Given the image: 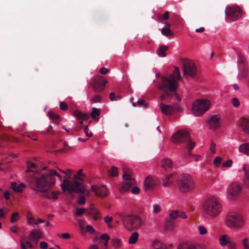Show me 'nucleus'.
I'll use <instances>...</instances> for the list:
<instances>
[{
	"label": "nucleus",
	"instance_id": "52",
	"mask_svg": "<svg viewBox=\"0 0 249 249\" xmlns=\"http://www.w3.org/2000/svg\"><path fill=\"white\" fill-rule=\"evenodd\" d=\"M86 211L85 209L84 208H77L75 210V213L76 216H81L84 214Z\"/></svg>",
	"mask_w": 249,
	"mask_h": 249
},
{
	"label": "nucleus",
	"instance_id": "42",
	"mask_svg": "<svg viewBox=\"0 0 249 249\" xmlns=\"http://www.w3.org/2000/svg\"><path fill=\"white\" fill-rule=\"evenodd\" d=\"M101 100H102V97L100 95H98V94H95L92 96V97L90 100V103L91 104L100 103V102H101Z\"/></svg>",
	"mask_w": 249,
	"mask_h": 249
},
{
	"label": "nucleus",
	"instance_id": "28",
	"mask_svg": "<svg viewBox=\"0 0 249 249\" xmlns=\"http://www.w3.org/2000/svg\"><path fill=\"white\" fill-rule=\"evenodd\" d=\"M124 183L126 185H130L132 186L134 183V179L131 178L130 174H124L123 175Z\"/></svg>",
	"mask_w": 249,
	"mask_h": 249
},
{
	"label": "nucleus",
	"instance_id": "50",
	"mask_svg": "<svg viewBox=\"0 0 249 249\" xmlns=\"http://www.w3.org/2000/svg\"><path fill=\"white\" fill-rule=\"evenodd\" d=\"M165 92V93L164 94H162L160 96V99L161 100H164L166 96L170 97L171 96V91L169 90L168 89H167L166 90H163Z\"/></svg>",
	"mask_w": 249,
	"mask_h": 249
},
{
	"label": "nucleus",
	"instance_id": "46",
	"mask_svg": "<svg viewBox=\"0 0 249 249\" xmlns=\"http://www.w3.org/2000/svg\"><path fill=\"white\" fill-rule=\"evenodd\" d=\"M222 159L220 157H215L213 161V164L214 166V167L216 168L218 167L221 162Z\"/></svg>",
	"mask_w": 249,
	"mask_h": 249
},
{
	"label": "nucleus",
	"instance_id": "19",
	"mask_svg": "<svg viewBox=\"0 0 249 249\" xmlns=\"http://www.w3.org/2000/svg\"><path fill=\"white\" fill-rule=\"evenodd\" d=\"M240 125L244 133H249V118H243L240 120Z\"/></svg>",
	"mask_w": 249,
	"mask_h": 249
},
{
	"label": "nucleus",
	"instance_id": "2",
	"mask_svg": "<svg viewBox=\"0 0 249 249\" xmlns=\"http://www.w3.org/2000/svg\"><path fill=\"white\" fill-rule=\"evenodd\" d=\"M202 210L206 215L212 218H215L221 213L222 206L220 200L216 197L210 196L203 202Z\"/></svg>",
	"mask_w": 249,
	"mask_h": 249
},
{
	"label": "nucleus",
	"instance_id": "40",
	"mask_svg": "<svg viewBox=\"0 0 249 249\" xmlns=\"http://www.w3.org/2000/svg\"><path fill=\"white\" fill-rule=\"evenodd\" d=\"M108 174L110 176L117 177L118 175V168L115 166H112L110 170L108 171Z\"/></svg>",
	"mask_w": 249,
	"mask_h": 249
},
{
	"label": "nucleus",
	"instance_id": "39",
	"mask_svg": "<svg viewBox=\"0 0 249 249\" xmlns=\"http://www.w3.org/2000/svg\"><path fill=\"white\" fill-rule=\"evenodd\" d=\"M111 242L112 246L115 248H119L122 244L121 240L116 237L112 239Z\"/></svg>",
	"mask_w": 249,
	"mask_h": 249
},
{
	"label": "nucleus",
	"instance_id": "5",
	"mask_svg": "<svg viewBox=\"0 0 249 249\" xmlns=\"http://www.w3.org/2000/svg\"><path fill=\"white\" fill-rule=\"evenodd\" d=\"M177 183L179 191L181 193H188L195 187L194 179L188 174L179 176L177 180Z\"/></svg>",
	"mask_w": 249,
	"mask_h": 249
},
{
	"label": "nucleus",
	"instance_id": "56",
	"mask_svg": "<svg viewBox=\"0 0 249 249\" xmlns=\"http://www.w3.org/2000/svg\"><path fill=\"white\" fill-rule=\"evenodd\" d=\"M161 210L160 206L158 204H154L153 206V213H158Z\"/></svg>",
	"mask_w": 249,
	"mask_h": 249
},
{
	"label": "nucleus",
	"instance_id": "31",
	"mask_svg": "<svg viewBox=\"0 0 249 249\" xmlns=\"http://www.w3.org/2000/svg\"><path fill=\"white\" fill-rule=\"evenodd\" d=\"M168 49V47L165 46H160L159 47L157 50L158 54L161 57H165L166 56V51Z\"/></svg>",
	"mask_w": 249,
	"mask_h": 249
},
{
	"label": "nucleus",
	"instance_id": "59",
	"mask_svg": "<svg viewBox=\"0 0 249 249\" xmlns=\"http://www.w3.org/2000/svg\"><path fill=\"white\" fill-rule=\"evenodd\" d=\"M86 230L89 234H93L95 232L94 229L90 225H88L86 226Z\"/></svg>",
	"mask_w": 249,
	"mask_h": 249
},
{
	"label": "nucleus",
	"instance_id": "45",
	"mask_svg": "<svg viewBox=\"0 0 249 249\" xmlns=\"http://www.w3.org/2000/svg\"><path fill=\"white\" fill-rule=\"evenodd\" d=\"M130 187L131 186H130V185H128L123 183V185L119 188V191L121 193H124L128 191Z\"/></svg>",
	"mask_w": 249,
	"mask_h": 249
},
{
	"label": "nucleus",
	"instance_id": "18",
	"mask_svg": "<svg viewBox=\"0 0 249 249\" xmlns=\"http://www.w3.org/2000/svg\"><path fill=\"white\" fill-rule=\"evenodd\" d=\"M33 240L28 239L25 240V239H22L20 241V246L21 249H27L28 248L32 249L37 247V244L36 243L33 244L31 243Z\"/></svg>",
	"mask_w": 249,
	"mask_h": 249
},
{
	"label": "nucleus",
	"instance_id": "57",
	"mask_svg": "<svg viewBox=\"0 0 249 249\" xmlns=\"http://www.w3.org/2000/svg\"><path fill=\"white\" fill-rule=\"evenodd\" d=\"M57 237L64 239H69L71 238V235L68 233H63L60 234H58Z\"/></svg>",
	"mask_w": 249,
	"mask_h": 249
},
{
	"label": "nucleus",
	"instance_id": "7",
	"mask_svg": "<svg viewBox=\"0 0 249 249\" xmlns=\"http://www.w3.org/2000/svg\"><path fill=\"white\" fill-rule=\"evenodd\" d=\"M186 141L187 142L188 150L190 151L195 146V142L190 139L187 131H178L172 137V142L174 143H182Z\"/></svg>",
	"mask_w": 249,
	"mask_h": 249
},
{
	"label": "nucleus",
	"instance_id": "23",
	"mask_svg": "<svg viewBox=\"0 0 249 249\" xmlns=\"http://www.w3.org/2000/svg\"><path fill=\"white\" fill-rule=\"evenodd\" d=\"M43 196L49 199L55 200L58 198L59 192L57 191H52L51 193H43Z\"/></svg>",
	"mask_w": 249,
	"mask_h": 249
},
{
	"label": "nucleus",
	"instance_id": "21",
	"mask_svg": "<svg viewBox=\"0 0 249 249\" xmlns=\"http://www.w3.org/2000/svg\"><path fill=\"white\" fill-rule=\"evenodd\" d=\"M87 215H92L94 220H97L101 218L99 212L95 208H90L87 212Z\"/></svg>",
	"mask_w": 249,
	"mask_h": 249
},
{
	"label": "nucleus",
	"instance_id": "38",
	"mask_svg": "<svg viewBox=\"0 0 249 249\" xmlns=\"http://www.w3.org/2000/svg\"><path fill=\"white\" fill-rule=\"evenodd\" d=\"M27 221L29 225L36 224L38 225V223L33 216L31 214H28L27 216Z\"/></svg>",
	"mask_w": 249,
	"mask_h": 249
},
{
	"label": "nucleus",
	"instance_id": "47",
	"mask_svg": "<svg viewBox=\"0 0 249 249\" xmlns=\"http://www.w3.org/2000/svg\"><path fill=\"white\" fill-rule=\"evenodd\" d=\"M246 61L245 56L240 53H238L237 62L239 64H244Z\"/></svg>",
	"mask_w": 249,
	"mask_h": 249
},
{
	"label": "nucleus",
	"instance_id": "14",
	"mask_svg": "<svg viewBox=\"0 0 249 249\" xmlns=\"http://www.w3.org/2000/svg\"><path fill=\"white\" fill-rule=\"evenodd\" d=\"M241 186L238 183H232L228 187L227 192L231 199L237 197L241 192Z\"/></svg>",
	"mask_w": 249,
	"mask_h": 249
},
{
	"label": "nucleus",
	"instance_id": "15",
	"mask_svg": "<svg viewBox=\"0 0 249 249\" xmlns=\"http://www.w3.org/2000/svg\"><path fill=\"white\" fill-rule=\"evenodd\" d=\"M209 129H215L221 125V119L219 115L211 116L207 121Z\"/></svg>",
	"mask_w": 249,
	"mask_h": 249
},
{
	"label": "nucleus",
	"instance_id": "3",
	"mask_svg": "<svg viewBox=\"0 0 249 249\" xmlns=\"http://www.w3.org/2000/svg\"><path fill=\"white\" fill-rule=\"evenodd\" d=\"M84 180V175L83 176L78 177L76 178H73L72 182L69 179L65 178L61 185V188L63 192L68 191L70 193L75 192L89 195V191L87 190L85 186L78 181H83Z\"/></svg>",
	"mask_w": 249,
	"mask_h": 249
},
{
	"label": "nucleus",
	"instance_id": "4",
	"mask_svg": "<svg viewBox=\"0 0 249 249\" xmlns=\"http://www.w3.org/2000/svg\"><path fill=\"white\" fill-rule=\"evenodd\" d=\"M181 78L180 71L178 67H175L173 74L169 77H162L161 83L159 86L160 89L166 90L168 89L171 91H175L178 86V80Z\"/></svg>",
	"mask_w": 249,
	"mask_h": 249
},
{
	"label": "nucleus",
	"instance_id": "64",
	"mask_svg": "<svg viewBox=\"0 0 249 249\" xmlns=\"http://www.w3.org/2000/svg\"><path fill=\"white\" fill-rule=\"evenodd\" d=\"M48 244L46 242L42 241L40 242L39 247L41 249H46L48 248Z\"/></svg>",
	"mask_w": 249,
	"mask_h": 249
},
{
	"label": "nucleus",
	"instance_id": "35",
	"mask_svg": "<svg viewBox=\"0 0 249 249\" xmlns=\"http://www.w3.org/2000/svg\"><path fill=\"white\" fill-rule=\"evenodd\" d=\"M139 233L137 232H133L129 238L128 243L129 244H134L138 240Z\"/></svg>",
	"mask_w": 249,
	"mask_h": 249
},
{
	"label": "nucleus",
	"instance_id": "6",
	"mask_svg": "<svg viewBox=\"0 0 249 249\" xmlns=\"http://www.w3.org/2000/svg\"><path fill=\"white\" fill-rule=\"evenodd\" d=\"M225 223L231 229H240L245 225V221L240 214L236 213H230L226 216Z\"/></svg>",
	"mask_w": 249,
	"mask_h": 249
},
{
	"label": "nucleus",
	"instance_id": "13",
	"mask_svg": "<svg viewBox=\"0 0 249 249\" xmlns=\"http://www.w3.org/2000/svg\"><path fill=\"white\" fill-rule=\"evenodd\" d=\"M160 106L162 113L166 115H172L175 112L179 111L181 110V108L178 104L166 105L160 103Z\"/></svg>",
	"mask_w": 249,
	"mask_h": 249
},
{
	"label": "nucleus",
	"instance_id": "53",
	"mask_svg": "<svg viewBox=\"0 0 249 249\" xmlns=\"http://www.w3.org/2000/svg\"><path fill=\"white\" fill-rule=\"evenodd\" d=\"M228 249H237V244L232 240H231L227 245Z\"/></svg>",
	"mask_w": 249,
	"mask_h": 249
},
{
	"label": "nucleus",
	"instance_id": "20",
	"mask_svg": "<svg viewBox=\"0 0 249 249\" xmlns=\"http://www.w3.org/2000/svg\"><path fill=\"white\" fill-rule=\"evenodd\" d=\"M154 185L155 183L153 178L149 176L145 178L144 182V189L146 191L151 190L154 188Z\"/></svg>",
	"mask_w": 249,
	"mask_h": 249
},
{
	"label": "nucleus",
	"instance_id": "24",
	"mask_svg": "<svg viewBox=\"0 0 249 249\" xmlns=\"http://www.w3.org/2000/svg\"><path fill=\"white\" fill-rule=\"evenodd\" d=\"M165 24L166 27L161 29V33L162 35L168 37L172 34V32L170 30L171 24L167 22H166Z\"/></svg>",
	"mask_w": 249,
	"mask_h": 249
},
{
	"label": "nucleus",
	"instance_id": "63",
	"mask_svg": "<svg viewBox=\"0 0 249 249\" xmlns=\"http://www.w3.org/2000/svg\"><path fill=\"white\" fill-rule=\"evenodd\" d=\"M84 132L87 137H90L92 136V133L91 132H89V128L87 126H86L84 128Z\"/></svg>",
	"mask_w": 249,
	"mask_h": 249
},
{
	"label": "nucleus",
	"instance_id": "54",
	"mask_svg": "<svg viewBox=\"0 0 249 249\" xmlns=\"http://www.w3.org/2000/svg\"><path fill=\"white\" fill-rule=\"evenodd\" d=\"M59 107L60 109L64 111H66L68 110L67 104L64 102H60Z\"/></svg>",
	"mask_w": 249,
	"mask_h": 249
},
{
	"label": "nucleus",
	"instance_id": "10",
	"mask_svg": "<svg viewBox=\"0 0 249 249\" xmlns=\"http://www.w3.org/2000/svg\"><path fill=\"white\" fill-rule=\"evenodd\" d=\"M183 74L185 76H189L194 77L197 74V68L191 60L184 59L182 60Z\"/></svg>",
	"mask_w": 249,
	"mask_h": 249
},
{
	"label": "nucleus",
	"instance_id": "26",
	"mask_svg": "<svg viewBox=\"0 0 249 249\" xmlns=\"http://www.w3.org/2000/svg\"><path fill=\"white\" fill-rule=\"evenodd\" d=\"M162 167L166 170H168L172 168V162L168 159H165L161 161Z\"/></svg>",
	"mask_w": 249,
	"mask_h": 249
},
{
	"label": "nucleus",
	"instance_id": "8",
	"mask_svg": "<svg viewBox=\"0 0 249 249\" xmlns=\"http://www.w3.org/2000/svg\"><path fill=\"white\" fill-rule=\"evenodd\" d=\"M123 223L128 230H137L142 226L143 221L141 217L133 215L124 217Z\"/></svg>",
	"mask_w": 249,
	"mask_h": 249
},
{
	"label": "nucleus",
	"instance_id": "29",
	"mask_svg": "<svg viewBox=\"0 0 249 249\" xmlns=\"http://www.w3.org/2000/svg\"><path fill=\"white\" fill-rule=\"evenodd\" d=\"M177 249H196V247L193 244L182 243L178 245Z\"/></svg>",
	"mask_w": 249,
	"mask_h": 249
},
{
	"label": "nucleus",
	"instance_id": "16",
	"mask_svg": "<svg viewBox=\"0 0 249 249\" xmlns=\"http://www.w3.org/2000/svg\"><path fill=\"white\" fill-rule=\"evenodd\" d=\"M91 189L95 192L96 196L101 197L106 196L108 193L107 188L105 185H92Z\"/></svg>",
	"mask_w": 249,
	"mask_h": 249
},
{
	"label": "nucleus",
	"instance_id": "32",
	"mask_svg": "<svg viewBox=\"0 0 249 249\" xmlns=\"http://www.w3.org/2000/svg\"><path fill=\"white\" fill-rule=\"evenodd\" d=\"M27 169L26 170V173L28 174V176L29 175H31L33 172H38L36 171V165L34 163L29 162L27 164Z\"/></svg>",
	"mask_w": 249,
	"mask_h": 249
},
{
	"label": "nucleus",
	"instance_id": "11",
	"mask_svg": "<svg viewBox=\"0 0 249 249\" xmlns=\"http://www.w3.org/2000/svg\"><path fill=\"white\" fill-rule=\"evenodd\" d=\"M107 80L100 75L95 76L90 83V85L95 92H101L105 89V85Z\"/></svg>",
	"mask_w": 249,
	"mask_h": 249
},
{
	"label": "nucleus",
	"instance_id": "48",
	"mask_svg": "<svg viewBox=\"0 0 249 249\" xmlns=\"http://www.w3.org/2000/svg\"><path fill=\"white\" fill-rule=\"evenodd\" d=\"M19 218V217L18 213V212H15L12 215V216L10 219V221L12 223H14L18 221Z\"/></svg>",
	"mask_w": 249,
	"mask_h": 249
},
{
	"label": "nucleus",
	"instance_id": "41",
	"mask_svg": "<svg viewBox=\"0 0 249 249\" xmlns=\"http://www.w3.org/2000/svg\"><path fill=\"white\" fill-rule=\"evenodd\" d=\"M241 243L243 249H249V240L247 237H244L241 240Z\"/></svg>",
	"mask_w": 249,
	"mask_h": 249
},
{
	"label": "nucleus",
	"instance_id": "37",
	"mask_svg": "<svg viewBox=\"0 0 249 249\" xmlns=\"http://www.w3.org/2000/svg\"><path fill=\"white\" fill-rule=\"evenodd\" d=\"M169 12L166 11L162 15H158L157 16L160 22H163L164 20H166L169 18Z\"/></svg>",
	"mask_w": 249,
	"mask_h": 249
},
{
	"label": "nucleus",
	"instance_id": "61",
	"mask_svg": "<svg viewBox=\"0 0 249 249\" xmlns=\"http://www.w3.org/2000/svg\"><path fill=\"white\" fill-rule=\"evenodd\" d=\"M131 192L134 195H138L140 192V189L137 186H134L131 189Z\"/></svg>",
	"mask_w": 249,
	"mask_h": 249
},
{
	"label": "nucleus",
	"instance_id": "17",
	"mask_svg": "<svg viewBox=\"0 0 249 249\" xmlns=\"http://www.w3.org/2000/svg\"><path fill=\"white\" fill-rule=\"evenodd\" d=\"M43 238V235L41 232L37 230L32 231L30 235L27 237V239L30 240H35L36 243L37 244L38 240Z\"/></svg>",
	"mask_w": 249,
	"mask_h": 249
},
{
	"label": "nucleus",
	"instance_id": "58",
	"mask_svg": "<svg viewBox=\"0 0 249 249\" xmlns=\"http://www.w3.org/2000/svg\"><path fill=\"white\" fill-rule=\"evenodd\" d=\"M85 198L83 196H80L77 198V203L79 205H83L85 203Z\"/></svg>",
	"mask_w": 249,
	"mask_h": 249
},
{
	"label": "nucleus",
	"instance_id": "22",
	"mask_svg": "<svg viewBox=\"0 0 249 249\" xmlns=\"http://www.w3.org/2000/svg\"><path fill=\"white\" fill-rule=\"evenodd\" d=\"M219 241L220 245L221 247H225L229 243L231 240L228 234H225L219 237Z\"/></svg>",
	"mask_w": 249,
	"mask_h": 249
},
{
	"label": "nucleus",
	"instance_id": "49",
	"mask_svg": "<svg viewBox=\"0 0 249 249\" xmlns=\"http://www.w3.org/2000/svg\"><path fill=\"white\" fill-rule=\"evenodd\" d=\"M169 215L171 218L173 219H176L178 217V211L177 210H173L171 211Z\"/></svg>",
	"mask_w": 249,
	"mask_h": 249
},
{
	"label": "nucleus",
	"instance_id": "27",
	"mask_svg": "<svg viewBox=\"0 0 249 249\" xmlns=\"http://www.w3.org/2000/svg\"><path fill=\"white\" fill-rule=\"evenodd\" d=\"M240 152L249 156V143H245L241 144L238 148Z\"/></svg>",
	"mask_w": 249,
	"mask_h": 249
},
{
	"label": "nucleus",
	"instance_id": "62",
	"mask_svg": "<svg viewBox=\"0 0 249 249\" xmlns=\"http://www.w3.org/2000/svg\"><path fill=\"white\" fill-rule=\"evenodd\" d=\"M232 103L235 107H238L240 105L239 100L236 97L232 99Z\"/></svg>",
	"mask_w": 249,
	"mask_h": 249
},
{
	"label": "nucleus",
	"instance_id": "55",
	"mask_svg": "<svg viewBox=\"0 0 249 249\" xmlns=\"http://www.w3.org/2000/svg\"><path fill=\"white\" fill-rule=\"evenodd\" d=\"M199 232L201 235L205 234L207 233L206 228L203 226H199L198 227Z\"/></svg>",
	"mask_w": 249,
	"mask_h": 249
},
{
	"label": "nucleus",
	"instance_id": "43",
	"mask_svg": "<svg viewBox=\"0 0 249 249\" xmlns=\"http://www.w3.org/2000/svg\"><path fill=\"white\" fill-rule=\"evenodd\" d=\"M100 112V109L94 107L92 108L91 112L90 113V116L92 118H94L96 116H99Z\"/></svg>",
	"mask_w": 249,
	"mask_h": 249
},
{
	"label": "nucleus",
	"instance_id": "51",
	"mask_svg": "<svg viewBox=\"0 0 249 249\" xmlns=\"http://www.w3.org/2000/svg\"><path fill=\"white\" fill-rule=\"evenodd\" d=\"M248 75V71L246 69L240 71L239 74V78H245L247 77Z\"/></svg>",
	"mask_w": 249,
	"mask_h": 249
},
{
	"label": "nucleus",
	"instance_id": "25",
	"mask_svg": "<svg viewBox=\"0 0 249 249\" xmlns=\"http://www.w3.org/2000/svg\"><path fill=\"white\" fill-rule=\"evenodd\" d=\"M73 115L79 120H87L89 118L88 114L83 113L79 110H75L73 111Z\"/></svg>",
	"mask_w": 249,
	"mask_h": 249
},
{
	"label": "nucleus",
	"instance_id": "44",
	"mask_svg": "<svg viewBox=\"0 0 249 249\" xmlns=\"http://www.w3.org/2000/svg\"><path fill=\"white\" fill-rule=\"evenodd\" d=\"M49 176L50 177L52 178H54L53 176H55L58 177V178L59 179V180H62L61 176L58 174L55 170H50L48 172Z\"/></svg>",
	"mask_w": 249,
	"mask_h": 249
},
{
	"label": "nucleus",
	"instance_id": "30",
	"mask_svg": "<svg viewBox=\"0 0 249 249\" xmlns=\"http://www.w3.org/2000/svg\"><path fill=\"white\" fill-rule=\"evenodd\" d=\"M172 174H169L165 176L164 178H162L163 183L162 185L164 187L169 186L172 183V181L170 180L172 177Z\"/></svg>",
	"mask_w": 249,
	"mask_h": 249
},
{
	"label": "nucleus",
	"instance_id": "9",
	"mask_svg": "<svg viewBox=\"0 0 249 249\" xmlns=\"http://www.w3.org/2000/svg\"><path fill=\"white\" fill-rule=\"evenodd\" d=\"M210 102L206 99H198L193 104L192 111L195 116H198L207 111L210 107Z\"/></svg>",
	"mask_w": 249,
	"mask_h": 249
},
{
	"label": "nucleus",
	"instance_id": "12",
	"mask_svg": "<svg viewBox=\"0 0 249 249\" xmlns=\"http://www.w3.org/2000/svg\"><path fill=\"white\" fill-rule=\"evenodd\" d=\"M225 12L227 16L232 20L240 18L242 15L241 9L235 5L227 7Z\"/></svg>",
	"mask_w": 249,
	"mask_h": 249
},
{
	"label": "nucleus",
	"instance_id": "36",
	"mask_svg": "<svg viewBox=\"0 0 249 249\" xmlns=\"http://www.w3.org/2000/svg\"><path fill=\"white\" fill-rule=\"evenodd\" d=\"M50 119H51L53 123L55 124H59L60 122L59 115L56 114L53 112H49L48 113Z\"/></svg>",
	"mask_w": 249,
	"mask_h": 249
},
{
	"label": "nucleus",
	"instance_id": "1",
	"mask_svg": "<svg viewBox=\"0 0 249 249\" xmlns=\"http://www.w3.org/2000/svg\"><path fill=\"white\" fill-rule=\"evenodd\" d=\"M28 181L32 190L41 193H46L55 184V178L49 177L48 173L33 172L28 176Z\"/></svg>",
	"mask_w": 249,
	"mask_h": 249
},
{
	"label": "nucleus",
	"instance_id": "60",
	"mask_svg": "<svg viewBox=\"0 0 249 249\" xmlns=\"http://www.w3.org/2000/svg\"><path fill=\"white\" fill-rule=\"evenodd\" d=\"M232 161L231 160H228L222 163V166L224 167H230L232 165Z\"/></svg>",
	"mask_w": 249,
	"mask_h": 249
},
{
	"label": "nucleus",
	"instance_id": "33",
	"mask_svg": "<svg viewBox=\"0 0 249 249\" xmlns=\"http://www.w3.org/2000/svg\"><path fill=\"white\" fill-rule=\"evenodd\" d=\"M23 187H24V185L23 183H20L19 185H17L16 182H13L11 183V188L15 192H21Z\"/></svg>",
	"mask_w": 249,
	"mask_h": 249
},
{
	"label": "nucleus",
	"instance_id": "34",
	"mask_svg": "<svg viewBox=\"0 0 249 249\" xmlns=\"http://www.w3.org/2000/svg\"><path fill=\"white\" fill-rule=\"evenodd\" d=\"M243 170L244 171V174L245 176V183L249 188V167H246L245 165H244L243 166Z\"/></svg>",
	"mask_w": 249,
	"mask_h": 249
}]
</instances>
